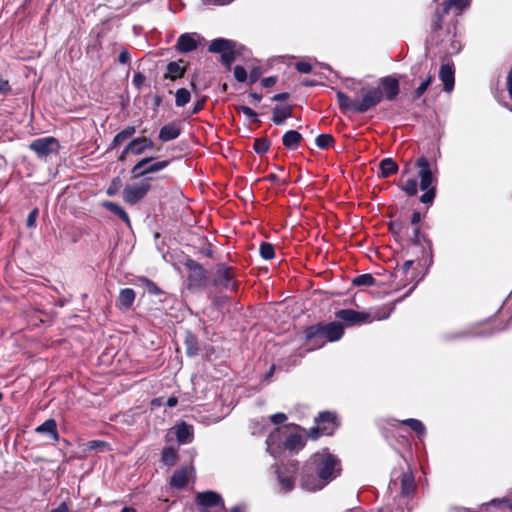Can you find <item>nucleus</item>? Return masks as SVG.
I'll use <instances>...</instances> for the list:
<instances>
[{
    "mask_svg": "<svg viewBox=\"0 0 512 512\" xmlns=\"http://www.w3.org/2000/svg\"><path fill=\"white\" fill-rule=\"evenodd\" d=\"M188 483V473L186 469L175 471L171 477V485L176 488H183Z\"/></svg>",
    "mask_w": 512,
    "mask_h": 512,
    "instance_id": "nucleus-27",
    "label": "nucleus"
},
{
    "mask_svg": "<svg viewBox=\"0 0 512 512\" xmlns=\"http://www.w3.org/2000/svg\"><path fill=\"white\" fill-rule=\"evenodd\" d=\"M204 107V100H198L195 105H194V108H193V111L192 113L193 114H196L198 113L200 110H202Z\"/></svg>",
    "mask_w": 512,
    "mask_h": 512,
    "instance_id": "nucleus-61",
    "label": "nucleus"
},
{
    "mask_svg": "<svg viewBox=\"0 0 512 512\" xmlns=\"http://www.w3.org/2000/svg\"><path fill=\"white\" fill-rule=\"evenodd\" d=\"M383 88V98L394 100L399 94V81L393 76H386L380 80Z\"/></svg>",
    "mask_w": 512,
    "mask_h": 512,
    "instance_id": "nucleus-13",
    "label": "nucleus"
},
{
    "mask_svg": "<svg viewBox=\"0 0 512 512\" xmlns=\"http://www.w3.org/2000/svg\"><path fill=\"white\" fill-rule=\"evenodd\" d=\"M173 429L177 441L180 444H188L193 441L194 430L192 425H189L183 421L180 422L179 424H176Z\"/></svg>",
    "mask_w": 512,
    "mask_h": 512,
    "instance_id": "nucleus-14",
    "label": "nucleus"
},
{
    "mask_svg": "<svg viewBox=\"0 0 512 512\" xmlns=\"http://www.w3.org/2000/svg\"><path fill=\"white\" fill-rule=\"evenodd\" d=\"M334 142V138L330 134H320L316 138V145L321 149L330 147Z\"/></svg>",
    "mask_w": 512,
    "mask_h": 512,
    "instance_id": "nucleus-39",
    "label": "nucleus"
},
{
    "mask_svg": "<svg viewBox=\"0 0 512 512\" xmlns=\"http://www.w3.org/2000/svg\"><path fill=\"white\" fill-rule=\"evenodd\" d=\"M178 403V399L174 396L168 398L166 405L170 408L175 407Z\"/></svg>",
    "mask_w": 512,
    "mask_h": 512,
    "instance_id": "nucleus-63",
    "label": "nucleus"
},
{
    "mask_svg": "<svg viewBox=\"0 0 512 512\" xmlns=\"http://www.w3.org/2000/svg\"><path fill=\"white\" fill-rule=\"evenodd\" d=\"M184 74V68L180 65L179 62H170L167 65V73L165 74V78L170 80H176L181 78Z\"/></svg>",
    "mask_w": 512,
    "mask_h": 512,
    "instance_id": "nucleus-31",
    "label": "nucleus"
},
{
    "mask_svg": "<svg viewBox=\"0 0 512 512\" xmlns=\"http://www.w3.org/2000/svg\"><path fill=\"white\" fill-rule=\"evenodd\" d=\"M106 446H107L106 443L103 441L93 440V441L88 442L89 449H98V448H102V447H106Z\"/></svg>",
    "mask_w": 512,
    "mask_h": 512,
    "instance_id": "nucleus-53",
    "label": "nucleus"
},
{
    "mask_svg": "<svg viewBox=\"0 0 512 512\" xmlns=\"http://www.w3.org/2000/svg\"><path fill=\"white\" fill-rule=\"evenodd\" d=\"M302 136L295 130H289L283 135V145L291 150H295L299 147Z\"/></svg>",
    "mask_w": 512,
    "mask_h": 512,
    "instance_id": "nucleus-24",
    "label": "nucleus"
},
{
    "mask_svg": "<svg viewBox=\"0 0 512 512\" xmlns=\"http://www.w3.org/2000/svg\"><path fill=\"white\" fill-rule=\"evenodd\" d=\"M269 147H270V143L268 142V140H266L264 138H258L254 142V150L258 154H263V153L267 152Z\"/></svg>",
    "mask_w": 512,
    "mask_h": 512,
    "instance_id": "nucleus-41",
    "label": "nucleus"
},
{
    "mask_svg": "<svg viewBox=\"0 0 512 512\" xmlns=\"http://www.w3.org/2000/svg\"><path fill=\"white\" fill-rule=\"evenodd\" d=\"M29 147L39 157H44L58 149V142L53 137H44L34 140Z\"/></svg>",
    "mask_w": 512,
    "mask_h": 512,
    "instance_id": "nucleus-10",
    "label": "nucleus"
},
{
    "mask_svg": "<svg viewBox=\"0 0 512 512\" xmlns=\"http://www.w3.org/2000/svg\"><path fill=\"white\" fill-rule=\"evenodd\" d=\"M37 215H38L37 209H34L29 213V215L27 217V226L28 227L35 226Z\"/></svg>",
    "mask_w": 512,
    "mask_h": 512,
    "instance_id": "nucleus-51",
    "label": "nucleus"
},
{
    "mask_svg": "<svg viewBox=\"0 0 512 512\" xmlns=\"http://www.w3.org/2000/svg\"><path fill=\"white\" fill-rule=\"evenodd\" d=\"M144 79L145 78L143 75H141L140 73H137L134 75L133 82L139 88L142 85Z\"/></svg>",
    "mask_w": 512,
    "mask_h": 512,
    "instance_id": "nucleus-59",
    "label": "nucleus"
},
{
    "mask_svg": "<svg viewBox=\"0 0 512 512\" xmlns=\"http://www.w3.org/2000/svg\"><path fill=\"white\" fill-rule=\"evenodd\" d=\"M197 48V35L194 33H184L177 41V49L182 53L193 51Z\"/></svg>",
    "mask_w": 512,
    "mask_h": 512,
    "instance_id": "nucleus-16",
    "label": "nucleus"
},
{
    "mask_svg": "<svg viewBox=\"0 0 512 512\" xmlns=\"http://www.w3.org/2000/svg\"><path fill=\"white\" fill-rule=\"evenodd\" d=\"M401 189L408 196H415L418 192L417 181L414 178L408 179L402 186Z\"/></svg>",
    "mask_w": 512,
    "mask_h": 512,
    "instance_id": "nucleus-38",
    "label": "nucleus"
},
{
    "mask_svg": "<svg viewBox=\"0 0 512 512\" xmlns=\"http://www.w3.org/2000/svg\"><path fill=\"white\" fill-rule=\"evenodd\" d=\"M344 333L343 326L340 323L332 322L327 325H315L306 329L305 336L308 342L312 344L310 349L322 347L325 342L337 341Z\"/></svg>",
    "mask_w": 512,
    "mask_h": 512,
    "instance_id": "nucleus-2",
    "label": "nucleus"
},
{
    "mask_svg": "<svg viewBox=\"0 0 512 512\" xmlns=\"http://www.w3.org/2000/svg\"><path fill=\"white\" fill-rule=\"evenodd\" d=\"M391 309L387 313L358 312L353 309H341L336 312V318L345 322L348 326L370 323L374 320H383L389 317Z\"/></svg>",
    "mask_w": 512,
    "mask_h": 512,
    "instance_id": "nucleus-4",
    "label": "nucleus"
},
{
    "mask_svg": "<svg viewBox=\"0 0 512 512\" xmlns=\"http://www.w3.org/2000/svg\"><path fill=\"white\" fill-rule=\"evenodd\" d=\"M421 219V215L418 211H415L413 212L412 214V217H411V223L412 224H417Z\"/></svg>",
    "mask_w": 512,
    "mask_h": 512,
    "instance_id": "nucleus-64",
    "label": "nucleus"
},
{
    "mask_svg": "<svg viewBox=\"0 0 512 512\" xmlns=\"http://www.w3.org/2000/svg\"><path fill=\"white\" fill-rule=\"evenodd\" d=\"M35 431L40 434H48L50 438L54 441H57L59 438L57 431V424L54 419H48L41 425H39Z\"/></svg>",
    "mask_w": 512,
    "mask_h": 512,
    "instance_id": "nucleus-21",
    "label": "nucleus"
},
{
    "mask_svg": "<svg viewBox=\"0 0 512 512\" xmlns=\"http://www.w3.org/2000/svg\"><path fill=\"white\" fill-rule=\"evenodd\" d=\"M68 506L65 502H62L57 508L51 510L50 512H68Z\"/></svg>",
    "mask_w": 512,
    "mask_h": 512,
    "instance_id": "nucleus-62",
    "label": "nucleus"
},
{
    "mask_svg": "<svg viewBox=\"0 0 512 512\" xmlns=\"http://www.w3.org/2000/svg\"><path fill=\"white\" fill-rule=\"evenodd\" d=\"M416 488L414 476L411 472L402 474L401 478V494L403 496H410Z\"/></svg>",
    "mask_w": 512,
    "mask_h": 512,
    "instance_id": "nucleus-23",
    "label": "nucleus"
},
{
    "mask_svg": "<svg viewBox=\"0 0 512 512\" xmlns=\"http://www.w3.org/2000/svg\"><path fill=\"white\" fill-rule=\"evenodd\" d=\"M120 184V179L119 178H115L113 180V183H112V186H110L107 190V194L112 196L116 193V190H117V186Z\"/></svg>",
    "mask_w": 512,
    "mask_h": 512,
    "instance_id": "nucleus-55",
    "label": "nucleus"
},
{
    "mask_svg": "<svg viewBox=\"0 0 512 512\" xmlns=\"http://www.w3.org/2000/svg\"><path fill=\"white\" fill-rule=\"evenodd\" d=\"M383 99V92L380 88H370L363 90L361 100H358V111L364 113L375 107Z\"/></svg>",
    "mask_w": 512,
    "mask_h": 512,
    "instance_id": "nucleus-9",
    "label": "nucleus"
},
{
    "mask_svg": "<svg viewBox=\"0 0 512 512\" xmlns=\"http://www.w3.org/2000/svg\"><path fill=\"white\" fill-rule=\"evenodd\" d=\"M136 132V129L134 126H128L124 130L117 133L111 143L112 147H118L121 144H123L129 137L134 135Z\"/></svg>",
    "mask_w": 512,
    "mask_h": 512,
    "instance_id": "nucleus-28",
    "label": "nucleus"
},
{
    "mask_svg": "<svg viewBox=\"0 0 512 512\" xmlns=\"http://www.w3.org/2000/svg\"><path fill=\"white\" fill-rule=\"evenodd\" d=\"M413 266V261L412 260H407L403 263V265L401 266V268L398 269L397 272H401L402 274H406L410 268Z\"/></svg>",
    "mask_w": 512,
    "mask_h": 512,
    "instance_id": "nucleus-54",
    "label": "nucleus"
},
{
    "mask_svg": "<svg viewBox=\"0 0 512 512\" xmlns=\"http://www.w3.org/2000/svg\"><path fill=\"white\" fill-rule=\"evenodd\" d=\"M197 504L208 508L214 506H220L222 509L225 508L224 501L220 494L214 491L199 492L196 495Z\"/></svg>",
    "mask_w": 512,
    "mask_h": 512,
    "instance_id": "nucleus-12",
    "label": "nucleus"
},
{
    "mask_svg": "<svg viewBox=\"0 0 512 512\" xmlns=\"http://www.w3.org/2000/svg\"><path fill=\"white\" fill-rule=\"evenodd\" d=\"M296 69L300 73H310L312 71V65L307 61H300L296 63Z\"/></svg>",
    "mask_w": 512,
    "mask_h": 512,
    "instance_id": "nucleus-47",
    "label": "nucleus"
},
{
    "mask_svg": "<svg viewBox=\"0 0 512 512\" xmlns=\"http://www.w3.org/2000/svg\"><path fill=\"white\" fill-rule=\"evenodd\" d=\"M416 165L419 168L420 189L425 191L420 197V201L424 204H431L436 195V178L433 176L430 164L425 157H420Z\"/></svg>",
    "mask_w": 512,
    "mask_h": 512,
    "instance_id": "nucleus-3",
    "label": "nucleus"
},
{
    "mask_svg": "<svg viewBox=\"0 0 512 512\" xmlns=\"http://www.w3.org/2000/svg\"><path fill=\"white\" fill-rule=\"evenodd\" d=\"M292 115V106L290 105H283V106H276L273 109V117L272 120L276 125H282L284 124L285 120Z\"/></svg>",
    "mask_w": 512,
    "mask_h": 512,
    "instance_id": "nucleus-22",
    "label": "nucleus"
},
{
    "mask_svg": "<svg viewBox=\"0 0 512 512\" xmlns=\"http://www.w3.org/2000/svg\"><path fill=\"white\" fill-rule=\"evenodd\" d=\"M398 170V166L394 160L391 158H385L380 162V171L382 177H389L390 175L396 173Z\"/></svg>",
    "mask_w": 512,
    "mask_h": 512,
    "instance_id": "nucleus-29",
    "label": "nucleus"
},
{
    "mask_svg": "<svg viewBox=\"0 0 512 512\" xmlns=\"http://www.w3.org/2000/svg\"><path fill=\"white\" fill-rule=\"evenodd\" d=\"M232 269L225 264H219L217 267L214 283L226 289L233 290L236 286Z\"/></svg>",
    "mask_w": 512,
    "mask_h": 512,
    "instance_id": "nucleus-11",
    "label": "nucleus"
},
{
    "mask_svg": "<svg viewBox=\"0 0 512 512\" xmlns=\"http://www.w3.org/2000/svg\"><path fill=\"white\" fill-rule=\"evenodd\" d=\"M236 59V52L234 49H230L227 52L221 54V62L228 68Z\"/></svg>",
    "mask_w": 512,
    "mask_h": 512,
    "instance_id": "nucleus-42",
    "label": "nucleus"
},
{
    "mask_svg": "<svg viewBox=\"0 0 512 512\" xmlns=\"http://www.w3.org/2000/svg\"><path fill=\"white\" fill-rule=\"evenodd\" d=\"M507 89H508L509 95L512 99V69L509 71L508 76H507Z\"/></svg>",
    "mask_w": 512,
    "mask_h": 512,
    "instance_id": "nucleus-60",
    "label": "nucleus"
},
{
    "mask_svg": "<svg viewBox=\"0 0 512 512\" xmlns=\"http://www.w3.org/2000/svg\"><path fill=\"white\" fill-rule=\"evenodd\" d=\"M177 459V452L175 449L168 447L165 448L162 452V461L169 466H172L175 464Z\"/></svg>",
    "mask_w": 512,
    "mask_h": 512,
    "instance_id": "nucleus-36",
    "label": "nucleus"
},
{
    "mask_svg": "<svg viewBox=\"0 0 512 512\" xmlns=\"http://www.w3.org/2000/svg\"><path fill=\"white\" fill-rule=\"evenodd\" d=\"M11 90L8 80L4 79L0 74V94H6Z\"/></svg>",
    "mask_w": 512,
    "mask_h": 512,
    "instance_id": "nucleus-50",
    "label": "nucleus"
},
{
    "mask_svg": "<svg viewBox=\"0 0 512 512\" xmlns=\"http://www.w3.org/2000/svg\"><path fill=\"white\" fill-rule=\"evenodd\" d=\"M278 432H279V431H278V430H276V432H275V433H271V434L268 436L267 440H266L267 450H268V452H269V453H271V454L273 453V451H272V446L274 445V443H275V441H276V438L278 437Z\"/></svg>",
    "mask_w": 512,
    "mask_h": 512,
    "instance_id": "nucleus-49",
    "label": "nucleus"
},
{
    "mask_svg": "<svg viewBox=\"0 0 512 512\" xmlns=\"http://www.w3.org/2000/svg\"><path fill=\"white\" fill-rule=\"evenodd\" d=\"M276 83V78L274 77H267L262 79V85L264 87H272Z\"/></svg>",
    "mask_w": 512,
    "mask_h": 512,
    "instance_id": "nucleus-58",
    "label": "nucleus"
},
{
    "mask_svg": "<svg viewBox=\"0 0 512 512\" xmlns=\"http://www.w3.org/2000/svg\"><path fill=\"white\" fill-rule=\"evenodd\" d=\"M205 278L206 276L203 268L198 264H193L188 278L190 286H201Z\"/></svg>",
    "mask_w": 512,
    "mask_h": 512,
    "instance_id": "nucleus-26",
    "label": "nucleus"
},
{
    "mask_svg": "<svg viewBox=\"0 0 512 512\" xmlns=\"http://www.w3.org/2000/svg\"><path fill=\"white\" fill-rule=\"evenodd\" d=\"M469 5V0H446L444 2L443 14H447L450 9L456 8L460 12Z\"/></svg>",
    "mask_w": 512,
    "mask_h": 512,
    "instance_id": "nucleus-34",
    "label": "nucleus"
},
{
    "mask_svg": "<svg viewBox=\"0 0 512 512\" xmlns=\"http://www.w3.org/2000/svg\"><path fill=\"white\" fill-rule=\"evenodd\" d=\"M260 76V71L258 68H255L253 69L251 72H250V75H249V81L250 83H255L258 78Z\"/></svg>",
    "mask_w": 512,
    "mask_h": 512,
    "instance_id": "nucleus-57",
    "label": "nucleus"
},
{
    "mask_svg": "<svg viewBox=\"0 0 512 512\" xmlns=\"http://www.w3.org/2000/svg\"><path fill=\"white\" fill-rule=\"evenodd\" d=\"M335 415L331 412H322L315 419L318 427L311 428L309 437L317 439L319 435H331L335 431L337 425L335 423Z\"/></svg>",
    "mask_w": 512,
    "mask_h": 512,
    "instance_id": "nucleus-6",
    "label": "nucleus"
},
{
    "mask_svg": "<svg viewBox=\"0 0 512 512\" xmlns=\"http://www.w3.org/2000/svg\"><path fill=\"white\" fill-rule=\"evenodd\" d=\"M169 164V161H157L153 162L152 157L143 158L131 170L133 178H139L149 173H155L165 169Z\"/></svg>",
    "mask_w": 512,
    "mask_h": 512,
    "instance_id": "nucleus-7",
    "label": "nucleus"
},
{
    "mask_svg": "<svg viewBox=\"0 0 512 512\" xmlns=\"http://www.w3.org/2000/svg\"><path fill=\"white\" fill-rule=\"evenodd\" d=\"M142 281L145 283L147 291L150 294L157 295V294L161 293V290L159 289V287L151 280H149L147 278H143Z\"/></svg>",
    "mask_w": 512,
    "mask_h": 512,
    "instance_id": "nucleus-46",
    "label": "nucleus"
},
{
    "mask_svg": "<svg viewBox=\"0 0 512 512\" xmlns=\"http://www.w3.org/2000/svg\"><path fill=\"white\" fill-rule=\"evenodd\" d=\"M191 99L190 92L185 88H180L175 93V104L177 107L185 106Z\"/></svg>",
    "mask_w": 512,
    "mask_h": 512,
    "instance_id": "nucleus-35",
    "label": "nucleus"
},
{
    "mask_svg": "<svg viewBox=\"0 0 512 512\" xmlns=\"http://www.w3.org/2000/svg\"><path fill=\"white\" fill-rule=\"evenodd\" d=\"M154 144L153 142L146 137H137L134 138L129 144L127 145V151H131V154L134 155H141L144 153L147 149L153 148Z\"/></svg>",
    "mask_w": 512,
    "mask_h": 512,
    "instance_id": "nucleus-15",
    "label": "nucleus"
},
{
    "mask_svg": "<svg viewBox=\"0 0 512 512\" xmlns=\"http://www.w3.org/2000/svg\"><path fill=\"white\" fill-rule=\"evenodd\" d=\"M287 419V416L284 413H276L271 416V421L274 424H282Z\"/></svg>",
    "mask_w": 512,
    "mask_h": 512,
    "instance_id": "nucleus-52",
    "label": "nucleus"
},
{
    "mask_svg": "<svg viewBox=\"0 0 512 512\" xmlns=\"http://www.w3.org/2000/svg\"><path fill=\"white\" fill-rule=\"evenodd\" d=\"M260 255L265 260H270L274 257V247L272 244L263 242L260 245Z\"/></svg>",
    "mask_w": 512,
    "mask_h": 512,
    "instance_id": "nucleus-40",
    "label": "nucleus"
},
{
    "mask_svg": "<svg viewBox=\"0 0 512 512\" xmlns=\"http://www.w3.org/2000/svg\"><path fill=\"white\" fill-rule=\"evenodd\" d=\"M238 112L244 114L251 122L258 121L257 113L248 106H240Z\"/></svg>",
    "mask_w": 512,
    "mask_h": 512,
    "instance_id": "nucleus-43",
    "label": "nucleus"
},
{
    "mask_svg": "<svg viewBox=\"0 0 512 512\" xmlns=\"http://www.w3.org/2000/svg\"><path fill=\"white\" fill-rule=\"evenodd\" d=\"M180 135V128L176 123H169L163 126L159 132V139L162 142H168L176 139Z\"/></svg>",
    "mask_w": 512,
    "mask_h": 512,
    "instance_id": "nucleus-19",
    "label": "nucleus"
},
{
    "mask_svg": "<svg viewBox=\"0 0 512 512\" xmlns=\"http://www.w3.org/2000/svg\"><path fill=\"white\" fill-rule=\"evenodd\" d=\"M297 471L298 466L295 462H289L281 467L276 466L275 473L282 493H288L294 489Z\"/></svg>",
    "mask_w": 512,
    "mask_h": 512,
    "instance_id": "nucleus-5",
    "label": "nucleus"
},
{
    "mask_svg": "<svg viewBox=\"0 0 512 512\" xmlns=\"http://www.w3.org/2000/svg\"><path fill=\"white\" fill-rule=\"evenodd\" d=\"M284 446L289 450H298L304 446V441L301 435L291 434L286 438Z\"/></svg>",
    "mask_w": 512,
    "mask_h": 512,
    "instance_id": "nucleus-33",
    "label": "nucleus"
},
{
    "mask_svg": "<svg viewBox=\"0 0 512 512\" xmlns=\"http://www.w3.org/2000/svg\"><path fill=\"white\" fill-rule=\"evenodd\" d=\"M150 189V184L146 181L127 185L123 190V199L128 204H136L139 202Z\"/></svg>",
    "mask_w": 512,
    "mask_h": 512,
    "instance_id": "nucleus-8",
    "label": "nucleus"
},
{
    "mask_svg": "<svg viewBox=\"0 0 512 512\" xmlns=\"http://www.w3.org/2000/svg\"><path fill=\"white\" fill-rule=\"evenodd\" d=\"M439 77L444 84V90L451 92L454 87V69L452 65L443 64L439 71Z\"/></svg>",
    "mask_w": 512,
    "mask_h": 512,
    "instance_id": "nucleus-17",
    "label": "nucleus"
},
{
    "mask_svg": "<svg viewBox=\"0 0 512 512\" xmlns=\"http://www.w3.org/2000/svg\"><path fill=\"white\" fill-rule=\"evenodd\" d=\"M230 49H235V42L223 38L215 39L209 45V51L212 53L223 54Z\"/></svg>",
    "mask_w": 512,
    "mask_h": 512,
    "instance_id": "nucleus-20",
    "label": "nucleus"
},
{
    "mask_svg": "<svg viewBox=\"0 0 512 512\" xmlns=\"http://www.w3.org/2000/svg\"><path fill=\"white\" fill-rule=\"evenodd\" d=\"M374 277L371 274H361L353 279L356 286H371L374 284Z\"/></svg>",
    "mask_w": 512,
    "mask_h": 512,
    "instance_id": "nucleus-37",
    "label": "nucleus"
},
{
    "mask_svg": "<svg viewBox=\"0 0 512 512\" xmlns=\"http://www.w3.org/2000/svg\"><path fill=\"white\" fill-rule=\"evenodd\" d=\"M432 80V77L429 76L425 81L421 83V85L415 90L414 98H420L424 92L427 90L428 86L430 85Z\"/></svg>",
    "mask_w": 512,
    "mask_h": 512,
    "instance_id": "nucleus-45",
    "label": "nucleus"
},
{
    "mask_svg": "<svg viewBox=\"0 0 512 512\" xmlns=\"http://www.w3.org/2000/svg\"><path fill=\"white\" fill-rule=\"evenodd\" d=\"M129 58H130V55L128 53L127 50H123L120 52L119 56H118V61L121 63V64H125L129 61Z\"/></svg>",
    "mask_w": 512,
    "mask_h": 512,
    "instance_id": "nucleus-56",
    "label": "nucleus"
},
{
    "mask_svg": "<svg viewBox=\"0 0 512 512\" xmlns=\"http://www.w3.org/2000/svg\"><path fill=\"white\" fill-rule=\"evenodd\" d=\"M234 77L238 82H245L247 79V72L245 68L240 65L235 66Z\"/></svg>",
    "mask_w": 512,
    "mask_h": 512,
    "instance_id": "nucleus-44",
    "label": "nucleus"
},
{
    "mask_svg": "<svg viewBox=\"0 0 512 512\" xmlns=\"http://www.w3.org/2000/svg\"><path fill=\"white\" fill-rule=\"evenodd\" d=\"M337 100L342 112L359 113L358 100L350 98L348 95L344 94L341 91L337 92Z\"/></svg>",
    "mask_w": 512,
    "mask_h": 512,
    "instance_id": "nucleus-18",
    "label": "nucleus"
},
{
    "mask_svg": "<svg viewBox=\"0 0 512 512\" xmlns=\"http://www.w3.org/2000/svg\"><path fill=\"white\" fill-rule=\"evenodd\" d=\"M136 294L133 289L131 288H125L122 289L119 293L118 297V306L123 309H129L134 300H135Z\"/></svg>",
    "mask_w": 512,
    "mask_h": 512,
    "instance_id": "nucleus-25",
    "label": "nucleus"
},
{
    "mask_svg": "<svg viewBox=\"0 0 512 512\" xmlns=\"http://www.w3.org/2000/svg\"><path fill=\"white\" fill-rule=\"evenodd\" d=\"M104 207L107 208L111 213L117 215L121 220H123L127 226H130V219L128 214L124 211V209L114 202H105Z\"/></svg>",
    "mask_w": 512,
    "mask_h": 512,
    "instance_id": "nucleus-30",
    "label": "nucleus"
},
{
    "mask_svg": "<svg viewBox=\"0 0 512 512\" xmlns=\"http://www.w3.org/2000/svg\"><path fill=\"white\" fill-rule=\"evenodd\" d=\"M341 473L340 461L332 454L323 451L313 454L303 465L300 486L314 492L323 489Z\"/></svg>",
    "mask_w": 512,
    "mask_h": 512,
    "instance_id": "nucleus-1",
    "label": "nucleus"
},
{
    "mask_svg": "<svg viewBox=\"0 0 512 512\" xmlns=\"http://www.w3.org/2000/svg\"><path fill=\"white\" fill-rule=\"evenodd\" d=\"M401 424L407 425L418 435L419 438H422L426 433L425 426L420 420L413 418L405 419L401 421Z\"/></svg>",
    "mask_w": 512,
    "mask_h": 512,
    "instance_id": "nucleus-32",
    "label": "nucleus"
},
{
    "mask_svg": "<svg viewBox=\"0 0 512 512\" xmlns=\"http://www.w3.org/2000/svg\"><path fill=\"white\" fill-rule=\"evenodd\" d=\"M443 15H444L443 11L440 13L438 10H436L434 19L432 22V28L434 30H438L441 28V22H442Z\"/></svg>",
    "mask_w": 512,
    "mask_h": 512,
    "instance_id": "nucleus-48",
    "label": "nucleus"
}]
</instances>
